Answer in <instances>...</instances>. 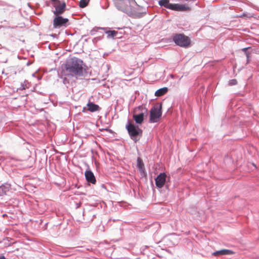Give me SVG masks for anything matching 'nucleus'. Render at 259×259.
<instances>
[{"mask_svg": "<svg viewBox=\"0 0 259 259\" xmlns=\"http://www.w3.org/2000/svg\"><path fill=\"white\" fill-rule=\"evenodd\" d=\"M162 105H156L152 108L150 111V118L149 121L150 122H158L162 115Z\"/></svg>", "mask_w": 259, "mask_h": 259, "instance_id": "obj_5", "label": "nucleus"}, {"mask_svg": "<svg viewBox=\"0 0 259 259\" xmlns=\"http://www.w3.org/2000/svg\"><path fill=\"white\" fill-rule=\"evenodd\" d=\"M68 22V19L63 18V17L57 16L53 21V25L55 28L60 27L61 26H65L66 24Z\"/></svg>", "mask_w": 259, "mask_h": 259, "instance_id": "obj_7", "label": "nucleus"}, {"mask_svg": "<svg viewBox=\"0 0 259 259\" xmlns=\"http://www.w3.org/2000/svg\"><path fill=\"white\" fill-rule=\"evenodd\" d=\"M90 0H80L79 2V7L84 8L88 5Z\"/></svg>", "mask_w": 259, "mask_h": 259, "instance_id": "obj_18", "label": "nucleus"}, {"mask_svg": "<svg viewBox=\"0 0 259 259\" xmlns=\"http://www.w3.org/2000/svg\"><path fill=\"white\" fill-rule=\"evenodd\" d=\"M55 8L53 13L56 16L63 14L65 10L66 4L64 2L61 3L59 0H52Z\"/></svg>", "mask_w": 259, "mask_h": 259, "instance_id": "obj_6", "label": "nucleus"}, {"mask_svg": "<svg viewBox=\"0 0 259 259\" xmlns=\"http://www.w3.org/2000/svg\"><path fill=\"white\" fill-rule=\"evenodd\" d=\"M168 91V89L166 87H164L157 90L155 93V96L157 97H160L165 94Z\"/></svg>", "mask_w": 259, "mask_h": 259, "instance_id": "obj_14", "label": "nucleus"}, {"mask_svg": "<svg viewBox=\"0 0 259 259\" xmlns=\"http://www.w3.org/2000/svg\"><path fill=\"white\" fill-rule=\"evenodd\" d=\"M172 39L178 46L182 47L188 48L191 44L190 38L184 34H176Z\"/></svg>", "mask_w": 259, "mask_h": 259, "instance_id": "obj_4", "label": "nucleus"}, {"mask_svg": "<svg viewBox=\"0 0 259 259\" xmlns=\"http://www.w3.org/2000/svg\"><path fill=\"white\" fill-rule=\"evenodd\" d=\"M133 118L137 123L141 124L144 120V113H141L138 114H135L133 115Z\"/></svg>", "mask_w": 259, "mask_h": 259, "instance_id": "obj_12", "label": "nucleus"}, {"mask_svg": "<svg viewBox=\"0 0 259 259\" xmlns=\"http://www.w3.org/2000/svg\"><path fill=\"white\" fill-rule=\"evenodd\" d=\"M88 110L91 112L99 111L100 109V107L97 104H95L92 102H89L87 104Z\"/></svg>", "mask_w": 259, "mask_h": 259, "instance_id": "obj_11", "label": "nucleus"}, {"mask_svg": "<svg viewBox=\"0 0 259 259\" xmlns=\"http://www.w3.org/2000/svg\"><path fill=\"white\" fill-rule=\"evenodd\" d=\"M85 177L87 181L92 184H95L96 180L93 172L91 170H87L85 172Z\"/></svg>", "mask_w": 259, "mask_h": 259, "instance_id": "obj_10", "label": "nucleus"}, {"mask_svg": "<svg viewBox=\"0 0 259 259\" xmlns=\"http://www.w3.org/2000/svg\"><path fill=\"white\" fill-rule=\"evenodd\" d=\"M108 36L111 37H114L117 34V32L115 30H109L106 32Z\"/></svg>", "mask_w": 259, "mask_h": 259, "instance_id": "obj_19", "label": "nucleus"}, {"mask_svg": "<svg viewBox=\"0 0 259 259\" xmlns=\"http://www.w3.org/2000/svg\"><path fill=\"white\" fill-rule=\"evenodd\" d=\"M82 111H83V112H84L85 111V108H84L83 109Z\"/></svg>", "mask_w": 259, "mask_h": 259, "instance_id": "obj_23", "label": "nucleus"}, {"mask_svg": "<svg viewBox=\"0 0 259 259\" xmlns=\"http://www.w3.org/2000/svg\"><path fill=\"white\" fill-rule=\"evenodd\" d=\"M137 166L140 170H142L144 168V163L140 158H138L137 159Z\"/></svg>", "mask_w": 259, "mask_h": 259, "instance_id": "obj_17", "label": "nucleus"}, {"mask_svg": "<svg viewBox=\"0 0 259 259\" xmlns=\"http://www.w3.org/2000/svg\"><path fill=\"white\" fill-rule=\"evenodd\" d=\"M237 83V81L235 79H231L229 81V85H236Z\"/></svg>", "mask_w": 259, "mask_h": 259, "instance_id": "obj_20", "label": "nucleus"}, {"mask_svg": "<svg viewBox=\"0 0 259 259\" xmlns=\"http://www.w3.org/2000/svg\"><path fill=\"white\" fill-rule=\"evenodd\" d=\"M159 5L166 8L170 9V6L171 5V4L169 3L168 0H160L159 1Z\"/></svg>", "mask_w": 259, "mask_h": 259, "instance_id": "obj_15", "label": "nucleus"}, {"mask_svg": "<svg viewBox=\"0 0 259 259\" xmlns=\"http://www.w3.org/2000/svg\"><path fill=\"white\" fill-rule=\"evenodd\" d=\"M126 128L127 130L131 139L135 142L138 141L140 139V137L142 135V130L138 126L136 127L134 124L130 122L126 125Z\"/></svg>", "mask_w": 259, "mask_h": 259, "instance_id": "obj_3", "label": "nucleus"}, {"mask_svg": "<svg viewBox=\"0 0 259 259\" xmlns=\"http://www.w3.org/2000/svg\"><path fill=\"white\" fill-rule=\"evenodd\" d=\"M233 252L228 249H222L221 250L217 251L213 253V254L214 256H219L220 255H225V254H230L232 253Z\"/></svg>", "mask_w": 259, "mask_h": 259, "instance_id": "obj_13", "label": "nucleus"}, {"mask_svg": "<svg viewBox=\"0 0 259 259\" xmlns=\"http://www.w3.org/2000/svg\"><path fill=\"white\" fill-rule=\"evenodd\" d=\"M247 50V48H243V49H242V51H243L244 52H245V53H246V56H247V58H248V57H249V54H248V53H247L246 52Z\"/></svg>", "mask_w": 259, "mask_h": 259, "instance_id": "obj_21", "label": "nucleus"}, {"mask_svg": "<svg viewBox=\"0 0 259 259\" xmlns=\"http://www.w3.org/2000/svg\"><path fill=\"white\" fill-rule=\"evenodd\" d=\"M83 62L77 58H72L65 65L64 70L66 76H71L77 78L83 74Z\"/></svg>", "mask_w": 259, "mask_h": 259, "instance_id": "obj_1", "label": "nucleus"}, {"mask_svg": "<svg viewBox=\"0 0 259 259\" xmlns=\"http://www.w3.org/2000/svg\"><path fill=\"white\" fill-rule=\"evenodd\" d=\"M114 5L117 9L130 16H136L139 14L135 0H114Z\"/></svg>", "mask_w": 259, "mask_h": 259, "instance_id": "obj_2", "label": "nucleus"}, {"mask_svg": "<svg viewBox=\"0 0 259 259\" xmlns=\"http://www.w3.org/2000/svg\"><path fill=\"white\" fill-rule=\"evenodd\" d=\"M0 259H6V258L4 256H0Z\"/></svg>", "mask_w": 259, "mask_h": 259, "instance_id": "obj_22", "label": "nucleus"}, {"mask_svg": "<svg viewBox=\"0 0 259 259\" xmlns=\"http://www.w3.org/2000/svg\"><path fill=\"white\" fill-rule=\"evenodd\" d=\"M9 190V188L5 186H0V196L6 194V193Z\"/></svg>", "mask_w": 259, "mask_h": 259, "instance_id": "obj_16", "label": "nucleus"}, {"mask_svg": "<svg viewBox=\"0 0 259 259\" xmlns=\"http://www.w3.org/2000/svg\"><path fill=\"white\" fill-rule=\"evenodd\" d=\"M166 175L165 173H160L155 179V184L159 188L163 187L166 181Z\"/></svg>", "mask_w": 259, "mask_h": 259, "instance_id": "obj_8", "label": "nucleus"}, {"mask_svg": "<svg viewBox=\"0 0 259 259\" xmlns=\"http://www.w3.org/2000/svg\"><path fill=\"white\" fill-rule=\"evenodd\" d=\"M170 10L177 11H188L190 10V8L186 5L171 4L170 6Z\"/></svg>", "mask_w": 259, "mask_h": 259, "instance_id": "obj_9", "label": "nucleus"}]
</instances>
